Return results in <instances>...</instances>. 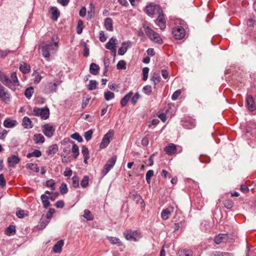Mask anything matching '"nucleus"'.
<instances>
[{"mask_svg": "<svg viewBox=\"0 0 256 256\" xmlns=\"http://www.w3.org/2000/svg\"><path fill=\"white\" fill-rule=\"evenodd\" d=\"M0 81L3 84L12 90H15V86L20 85L16 72H12L10 78L4 73L0 70Z\"/></svg>", "mask_w": 256, "mask_h": 256, "instance_id": "1", "label": "nucleus"}, {"mask_svg": "<svg viewBox=\"0 0 256 256\" xmlns=\"http://www.w3.org/2000/svg\"><path fill=\"white\" fill-rule=\"evenodd\" d=\"M60 82L58 80H54V82H47L43 83L42 86V92L46 94H50L56 92L58 90V86Z\"/></svg>", "mask_w": 256, "mask_h": 256, "instance_id": "2", "label": "nucleus"}, {"mask_svg": "<svg viewBox=\"0 0 256 256\" xmlns=\"http://www.w3.org/2000/svg\"><path fill=\"white\" fill-rule=\"evenodd\" d=\"M144 28L146 34L152 41L158 44H162L163 43V40L158 33L154 32L148 26H144Z\"/></svg>", "mask_w": 256, "mask_h": 256, "instance_id": "3", "label": "nucleus"}, {"mask_svg": "<svg viewBox=\"0 0 256 256\" xmlns=\"http://www.w3.org/2000/svg\"><path fill=\"white\" fill-rule=\"evenodd\" d=\"M124 235L126 240L133 242H138L142 237L140 232L131 230L124 231Z\"/></svg>", "mask_w": 256, "mask_h": 256, "instance_id": "4", "label": "nucleus"}, {"mask_svg": "<svg viewBox=\"0 0 256 256\" xmlns=\"http://www.w3.org/2000/svg\"><path fill=\"white\" fill-rule=\"evenodd\" d=\"M33 112L34 116H40L43 120L48 119L50 116V110L47 107L42 108L36 107L34 108Z\"/></svg>", "mask_w": 256, "mask_h": 256, "instance_id": "5", "label": "nucleus"}, {"mask_svg": "<svg viewBox=\"0 0 256 256\" xmlns=\"http://www.w3.org/2000/svg\"><path fill=\"white\" fill-rule=\"evenodd\" d=\"M172 34L176 39L180 40L184 38L186 30L182 26H177L173 28Z\"/></svg>", "mask_w": 256, "mask_h": 256, "instance_id": "6", "label": "nucleus"}, {"mask_svg": "<svg viewBox=\"0 0 256 256\" xmlns=\"http://www.w3.org/2000/svg\"><path fill=\"white\" fill-rule=\"evenodd\" d=\"M162 8L159 5H153L150 4L146 6L145 8L146 13L150 16H152L154 14H156L158 12H161Z\"/></svg>", "mask_w": 256, "mask_h": 256, "instance_id": "7", "label": "nucleus"}, {"mask_svg": "<svg viewBox=\"0 0 256 256\" xmlns=\"http://www.w3.org/2000/svg\"><path fill=\"white\" fill-rule=\"evenodd\" d=\"M10 99L11 95L10 92L0 84V100L6 104H9Z\"/></svg>", "mask_w": 256, "mask_h": 256, "instance_id": "8", "label": "nucleus"}, {"mask_svg": "<svg viewBox=\"0 0 256 256\" xmlns=\"http://www.w3.org/2000/svg\"><path fill=\"white\" fill-rule=\"evenodd\" d=\"M116 156H113L110 160H108L106 164H105L102 171V172L104 176L106 175L114 167L116 162Z\"/></svg>", "mask_w": 256, "mask_h": 256, "instance_id": "9", "label": "nucleus"}, {"mask_svg": "<svg viewBox=\"0 0 256 256\" xmlns=\"http://www.w3.org/2000/svg\"><path fill=\"white\" fill-rule=\"evenodd\" d=\"M114 132L112 130H110L104 136L102 141L100 144V148H106L110 142V139L114 136Z\"/></svg>", "mask_w": 256, "mask_h": 256, "instance_id": "10", "label": "nucleus"}, {"mask_svg": "<svg viewBox=\"0 0 256 256\" xmlns=\"http://www.w3.org/2000/svg\"><path fill=\"white\" fill-rule=\"evenodd\" d=\"M42 131L46 137L50 138L53 136L55 128L52 125L47 124L42 126Z\"/></svg>", "mask_w": 256, "mask_h": 256, "instance_id": "11", "label": "nucleus"}, {"mask_svg": "<svg viewBox=\"0 0 256 256\" xmlns=\"http://www.w3.org/2000/svg\"><path fill=\"white\" fill-rule=\"evenodd\" d=\"M182 126L187 129H192L196 126V120L192 118H186L181 122Z\"/></svg>", "mask_w": 256, "mask_h": 256, "instance_id": "12", "label": "nucleus"}, {"mask_svg": "<svg viewBox=\"0 0 256 256\" xmlns=\"http://www.w3.org/2000/svg\"><path fill=\"white\" fill-rule=\"evenodd\" d=\"M118 44V40L114 37L111 38L109 41L106 44V48L108 50H110L114 54H116V46Z\"/></svg>", "mask_w": 256, "mask_h": 256, "instance_id": "13", "label": "nucleus"}, {"mask_svg": "<svg viewBox=\"0 0 256 256\" xmlns=\"http://www.w3.org/2000/svg\"><path fill=\"white\" fill-rule=\"evenodd\" d=\"M54 212L55 210L54 208H50L48 210L46 215V220L44 221L42 218L40 220V226L41 228H44L48 225Z\"/></svg>", "mask_w": 256, "mask_h": 256, "instance_id": "14", "label": "nucleus"}, {"mask_svg": "<svg viewBox=\"0 0 256 256\" xmlns=\"http://www.w3.org/2000/svg\"><path fill=\"white\" fill-rule=\"evenodd\" d=\"M156 14H158V16L156 20V23L158 26L160 30H164L165 29L166 25L163 11L162 10L161 12H158Z\"/></svg>", "mask_w": 256, "mask_h": 256, "instance_id": "15", "label": "nucleus"}, {"mask_svg": "<svg viewBox=\"0 0 256 256\" xmlns=\"http://www.w3.org/2000/svg\"><path fill=\"white\" fill-rule=\"evenodd\" d=\"M132 46V42L130 40L124 42L120 46L118 50V54L120 56L124 55L127 52L128 48Z\"/></svg>", "mask_w": 256, "mask_h": 256, "instance_id": "16", "label": "nucleus"}, {"mask_svg": "<svg viewBox=\"0 0 256 256\" xmlns=\"http://www.w3.org/2000/svg\"><path fill=\"white\" fill-rule=\"evenodd\" d=\"M174 211V206H170L168 208L164 209L161 212V217L163 220H168Z\"/></svg>", "mask_w": 256, "mask_h": 256, "instance_id": "17", "label": "nucleus"}, {"mask_svg": "<svg viewBox=\"0 0 256 256\" xmlns=\"http://www.w3.org/2000/svg\"><path fill=\"white\" fill-rule=\"evenodd\" d=\"M20 160V158L18 156L12 155L8 158V166L11 168H14L18 164Z\"/></svg>", "mask_w": 256, "mask_h": 256, "instance_id": "18", "label": "nucleus"}, {"mask_svg": "<svg viewBox=\"0 0 256 256\" xmlns=\"http://www.w3.org/2000/svg\"><path fill=\"white\" fill-rule=\"evenodd\" d=\"M246 104L248 110L254 112L256 110V104L252 95H248L246 98Z\"/></svg>", "mask_w": 256, "mask_h": 256, "instance_id": "19", "label": "nucleus"}, {"mask_svg": "<svg viewBox=\"0 0 256 256\" xmlns=\"http://www.w3.org/2000/svg\"><path fill=\"white\" fill-rule=\"evenodd\" d=\"M228 240V236L227 234H220L214 237V242L216 244H218L222 242H226Z\"/></svg>", "mask_w": 256, "mask_h": 256, "instance_id": "20", "label": "nucleus"}, {"mask_svg": "<svg viewBox=\"0 0 256 256\" xmlns=\"http://www.w3.org/2000/svg\"><path fill=\"white\" fill-rule=\"evenodd\" d=\"M164 150L167 154L172 155L176 152V146L172 143L170 144L164 148Z\"/></svg>", "mask_w": 256, "mask_h": 256, "instance_id": "21", "label": "nucleus"}, {"mask_svg": "<svg viewBox=\"0 0 256 256\" xmlns=\"http://www.w3.org/2000/svg\"><path fill=\"white\" fill-rule=\"evenodd\" d=\"M18 124V122L15 120L10 118H6L4 122V126L6 128H12L14 127Z\"/></svg>", "mask_w": 256, "mask_h": 256, "instance_id": "22", "label": "nucleus"}, {"mask_svg": "<svg viewBox=\"0 0 256 256\" xmlns=\"http://www.w3.org/2000/svg\"><path fill=\"white\" fill-rule=\"evenodd\" d=\"M68 144L72 145V152L73 153V157L76 158L79 155V149L78 146L74 143V142L68 140Z\"/></svg>", "mask_w": 256, "mask_h": 256, "instance_id": "23", "label": "nucleus"}, {"mask_svg": "<svg viewBox=\"0 0 256 256\" xmlns=\"http://www.w3.org/2000/svg\"><path fill=\"white\" fill-rule=\"evenodd\" d=\"M133 95L132 92L130 91L128 94H126L121 100L120 104L122 107H124L126 106L128 102L130 101L132 96Z\"/></svg>", "mask_w": 256, "mask_h": 256, "instance_id": "24", "label": "nucleus"}, {"mask_svg": "<svg viewBox=\"0 0 256 256\" xmlns=\"http://www.w3.org/2000/svg\"><path fill=\"white\" fill-rule=\"evenodd\" d=\"M64 244V241L62 240H58L54 246L53 251L55 253L60 254L62 250V247Z\"/></svg>", "mask_w": 256, "mask_h": 256, "instance_id": "25", "label": "nucleus"}, {"mask_svg": "<svg viewBox=\"0 0 256 256\" xmlns=\"http://www.w3.org/2000/svg\"><path fill=\"white\" fill-rule=\"evenodd\" d=\"M104 26L106 30L112 32L114 30L112 20L110 18H107L104 22Z\"/></svg>", "mask_w": 256, "mask_h": 256, "instance_id": "26", "label": "nucleus"}, {"mask_svg": "<svg viewBox=\"0 0 256 256\" xmlns=\"http://www.w3.org/2000/svg\"><path fill=\"white\" fill-rule=\"evenodd\" d=\"M52 42H50L48 44H45L44 46L47 47L50 50H56L58 48V41L54 42V38H52Z\"/></svg>", "mask_w": 256, "mask_h": 256, "instance_id": "27", "label": "nucleus"}, {"mask_svg": "<svg viewBox=\"0 0 256 256\" xmlns=\"http://www.w3.org/2000/svg\"><path fill=\"white\" fill-rule=\"evenodd\" d=\"M50 11L52 14V20L54 21H56L60 16V13L58 8L56 7H52Z\"/></svg>", "mask_w": 256, "mask_h": 256, "instance_id": "28", "label": "nucleus"}, {"mask_svg": "<svg viewBox=\"0 0 256 256\" xmlns=\"http://www.w3.org/2000/svg\"><path fill=\"white\" fill-rule=\"evenodd\" d=\"M22 125L25 128H31L33 126L32 122L30 118L27 116L24 117L22 119Z\"/></svg>", "mask_w": 256, "mask_h": 256, "instance_id": "29", "label": "nucleus"}, {"mask_svg": "<svg viewBox=\"0 0 256 256\" xmlns=\"http://www.w3.org/2000/svg\"><path fill=\"white\" fill-rule=\"evenodd\" d=\"M34 141L36 144H43L44 142L45 138L41 134H36L34 136Z\"/></svg>", "mask_w": 256, "mask_h": 256, "instance_id": "30", "label": "nucleus"}, {"mask_svg": "<svg viewBox=\"0 0 256 256\" xmlns=\"http://www.w3.org/2000/svg\"><path fill=\"white\" fill-rule=\"evenodd\" d=\"M82 153L84 158V162L85 164H87L88 160L90 158L89 151L88 148L84 146H82Z\"/></svg>", "mask_w": 256, "mask_h": 256, "instance_id": "31", "label": "nucleus"}, {"mask_svg": "<svg viewBox=\"0 0 256 256\" xmlns=\"http://www.w3.org/2000/svg\"><path fill=\"white\" fill-rule=\"evenodd\" d=\"M100 66L95 63H92L90 66V72L94 75H96L98 73Z\"/></svg>", "mask_w": 256, "mask_h": 256, "instance_id": "32", "label": "nucleus"}, {"mask_svg": "<svg viewBox=\"0 0 256 256\" xmlns=\"http://www.w3.org/2000/svg\"><path fill=\"white\" fill-rule=\"evenodd\" d=\"M212 256H234V254L230 252L214 251L212 252Z\"/></svg>", "mask_w": 256, "mask_h": 256, "instance_id": "33", "label": "nucleus"}, {"mask_svg": "<svg viewBox=\"0 0 256 256\" xmlns=\"http://www.w3.org/2000/svg\"><path fill=\"white\" fill-rule=\"evenodd\" d=\"M40 198L44 208H47L50 205V203L48 200L49 198L44 194H42Z\"/></svg>", "mask_w": 256, "mask_h": 256, "instance_id": "34", "label": "nucleus"}, {"mask_svg": "<svg viewBox=\"0 0 256 256\" xmlns=\"http://www.w3.org/2000/svg\"><path fill=\"white\" fill-rule=\"evenodd\" d=\"M107 238L108 240L112 244H118V246H122V244H123L122 242L118 238L114 237V236H108Z\"/></svg>", "mask_w": 256, "mask_h": 256, "instance_id": "35", "label": "nucleus"}, {"mask_svg": "<svg viewBox=\"0 0 256 256\" xmlns=\"http://www.w3.org/2000/svg\"><path fill=\"white\" fill-rule=\"evenodd\" d=\"M16 226L14 225H10L8 228H6L5 231V234L8 236L14 235L16 233Z\"/></svg>", "mask_w": 256, "mask_h": 256, "instance_id": "36", "label": "nucleus"}, {"mask_svg": "<svg viewBox=\"0 0 256 256\" xmlns=\"http://www.w3.org/2000/svg\"><path fill=\"white\" fill-rule=\"evenodd\" d=\"M160 80L161 78L159 74L156 72H154L151 78V80L153 82L154 84L156 85L160 82Z\"/></svg>", "mask_w": 256, "mask_h": 256, "instance_id": "37", "label": "nucleus"}, {"mask_svg": "<svg viewBox=\"0 0 256 256\" xmlns=\"http://www.w3.org/2000/svg\"><path fill=\"white\" fill-rule=\"evenodd\" d=\"M20 70L24 74L29 72L30 70V66L28 64L24 63L20 66Z\"/></svg>", "mask_w": 256, "mask_h": 256, "instance_id": "38", "label": "nucleus"}, {"mask_svg": "<svg viewBox=\"0 0 256 256\" xmlns=\"http://www.w3.org/2000/svg\"><path fill=\"white\" fill-rule=\"evenodd\" d=\"M58 151V146L57 144H54L50 146L49 147L48 150L47 152L48 155L54 154Z\"/></svg>", "mask_w": 256, "mask_h": 256, "instance_id": "39", "label": "nucleus"}, {"mask_svg": "<svg viewBox=\"0 0 256 256\" xmlns=\"http://www.w3.org/2000/svg\"><path fill=\"white\" fill-rule=\"evenodd\" d=\"M42 156V152L38 150H34L32 152L28 153L26 155L28 158H30L32 156L39 158Z\"/></svg>", "mask_w": 256, "mask_h": 256, "instance_id": "40", "label": "nucleus"}, {"mask_svg": "<svg viewBox=\"0 0 256 256\" xmlns=\"http://www.w3.org/2000/svg\"><path fill=\"white\" fill-rule=\"evenodd\" d=\"M98 84V82L95 80H90L89 82V84L88 85V88L90 90H93L96 88Z\"/></svg>", "mask_w": 256, "mask_h": 256, "instance_id": "41", "label": "nucleus"}, {"mask_svg": "<svg viewBox=\"0 0 256 256\" xmlns=\"http://www.w3.org/2000/svg\"><path fill=\"white\" fill-rule=\"evenodd\" d=\"M26 166L28 168L30 169L34 172H38L40 170V168L38 164H36L29 163L26 164Z\"/></svg>", "mask_w": 256, "mask_h": 256, "instance_id": "42", "label": "nucleus"}, {"mask_svg": "<svg viewBox=\"0 0 256 256\" xmlns=\"http://www.w3.org/2000/svg\"><path fill=\"white\" fill-rule=\"evenodd\" d=\"M34 89L32 86L28 87L27 88L24 92V96L28 99L30 98L32 94H34Z\"/></svg>", "mask_w": 256, "mask_h": 256, "instance_id": "43", "label": "nucleus"}, {"mask_svg": "<svg viewBox=\"0 0 256 256\" xmlns=\"http://www.w3.org/2000/svg\"><path fill=\"white\" fill-rule=\"evenodd\" d=\"M83 217L87 220H94V216L91 212L88 210H85Z\"/></svg>", "mask_w": 256, "mask_h": 256, "instance_id": "44", "label": "nucleus"}, {"mask_svg": "<svg viewBox=\"0 0 256 256\" xmlns=\"http://www.w3.org/2000/svg\"><path fill=\"white\" fill-rule=\"evenodd\" d=\"M104 97L106 100H110L114 98V94L113 92L108 90L104 93Z\"/></svg>", "mask_w": 256, "mask_h": 256, "instance_id": "45", "label": "nucleus"}, {"mask_svg": "<svg viewBox=\"0 0 256 256\" xmlns=\"http://www.w3.org/2000/svg\"><path fill=\"white\" fill-rule=\"evenodd\" d=\"M55 184L54 180L52 179H50L46 182L45 186L47 187H50L52 190H54Z\"/></svg>", "mask_w": 256, "mask_h": 256, "instance_id": "46", "label": "nucleus"}, {"mask_svg": "<svg viewBox=\"0 0 256 256\" xmlns=\"http://www.w3.org/2000/svg\"><path fill=\"white\" fill-rule=\"evenodd\" d=\"M88 176H84L80 182V186H82V187L83 188H86L88 184Z\"/></svg>", "mask_w": 256, "mask_h": 256, "instance_id": "47", "label": "nucleus"}, {"mask_svg": "<svg viewBox=\"0 0 256 256\" xmlns=\"http://www.w3.org/2000/svg\"><path fill=\"white\" fill-rule=\"evenodd\" d=\"M234 202L232 200H227L224 202V205L228 210L230 209L234 206Z\"/></svg>", "mask_w": 256, "mask_h": 256, "instance_id": "48", "label": "nucleus"}, {"mask_svg": "<svg viewBox=\"0 0 256 256\" xmlns=\"http://www.w3.org/2000/svg\"><path fill=\"white\" fill-rule=\"evenodd\" d=\"M154 172L152 170H148L146 175V181L148 184H150V179L152 177L154 176Z\"/></svg>", "mask_w": 256, "mask_h": 256, "instance_id": "49", "label": "nucleus"}, {"mask_svg": "<svg viewBox=\"0 0 256 256\" xmlns=\"http://www.w3.org/2000/svg\"><path fill=\"white\" fill-rule=\"evenodd\" d=\"M50 50L44 46H42V56L44 58H49L50 57V53H49Z\"/></svg>", "mask_w": 256, "mask_h": 256, "instance_id": "50", "label": "nucleus"}, {"mask_svg": "<svg viewBox=\"0 0 256 256\" xmlns=\"http://www.w3.org/2000/svg\"><path fill=\"white\" fill-rule=\"evenodd\" d=\"M72 186L75 188H76L79 186V178L76 176H74L72 178Z\"/></svg>", "mask_w": 256, "mask_h": 256, "instance_id": "51", "label": "nucleus"}, {"mask_svg": "<svg viewBox=\"0 0 256 256\" xmlns=\"http://www.w3.org/2000/svg\"><path fill=\"white\" fill-rule=\"evenodd\" d=\"M83 22L82 20H79L78 22L76 27V32L78 34H81L82 32Z\"/></svg>", "mask_w": 256, "mask_h": 256, "instance_id": "52", "label": "nucleus"}, {"mask_svg": "<svg viewBox=\"0 0 256 256\" xmlns=\"http://www.w3.org/2000/svg\"><path fill=\"white\" fill-rule=\"evenodd\" d=\"M16 50H0V57L4 58L10 52L14 53Z\"/></svg>", "mask_w": 256, "mask_h": 256, "instance_id": "53", "label": "nucleus"}, {"mask_svg": "<svg viewBox=\"0 0 256 256\" xmlns=\"http://www.w3.org/2000/svg\"><path fill=\"white\" fill-rule=\"evenodd\" d=\"M149 70H150L148 67H144L142 69V74H143L142 80L144 81H146L148 80Z\"/></svg>", "mask_w": 256, "mask_h": 256, "instance_id": "54", "label": "nucleus"}, {"mask_svg": "<svg viewBox=\"0 0 256 256\" xmlns=\"http://www.w3.org/2000/svg\"><path fill=\"white\" fill-rule=\"evenodd\" d=\"M60 190L62 194H66L68 192V188L64 182H62L60 186Z\"/></svg>", "mask_w": 256, "mask_h": 256, "instance_id": "55", "label": "nucleus"}, {"mask_svg": "<svg viewBox=\"0 0 256 256\" xmlns=\"http://www.w3.org/2000/svg\"><path fill=\"white\" fill-rule=\"evenodd\" d=\"M126 62L124 60H120L116 65L117 69L118 70H125L126 68Z\"/></svg>", "mask_w": 256, "mask_h": 256, "instance_id": "56", "label": "nucleus"}, {"mask_svg": "<svg viewBox=\"0 0 256 256\" xmlns=\"http://www.w3.org/2000/svg\"><path fill=\"white\" fill-rule=\"evenodd\" d=\"M36 74L35 78L34 81V84H38L40 82L42 79V76L37 72H34L33 75Z\"/></svg>", "mask_w": 256, "mask_h": 256, "instance_id": "57", "label": "nucleus"}, {"mask_svg": "<svg viewBox=\"0 0 256 256\" xmlns=\"http://www.w3.org/2000/svg\"><path fill=\"white\" fill-rule=\"evenodd\" d=\"M142 90L146 94L150 95L152 92V88L150 85H146L143 87Z\"/></svg>", "mask_w": 256, "mask_h": 256, "instance_id": "58", "label": "nucleus"}, {"mask_svg": "<svg viewBox=\"0 0 256 256\" xmlns=\"http://www.w3.org/2000/svg\"><path fill=\"white\" fill-rule=\"evenodd\" d=\"M71 138L74 140H76L79 142H82V138L78 132H74V134H72Z\"/></svg>", "mask_w": 256, "mask_h": 256, "instance_id": "59", "label": "nucleus"}, {"mask_svg": "<svg viewBox=\"0 0 256 256\" xmlns=\"http://www.w3.org/2000/svg\"><path fill=\"white\" fill-rule=\"evenodd\" d=\"M93 131L92 130H90L84 133V137L86 140H90L92 137Z\"/></svg>", "mask_w": 256, "mask_h": 256, "instance_id": "60", "label": "nucleus"}, {"mask_svg": "<svg viewBox=\"0 0 256 256\" xmlns=\"http://www.w3.org/2000/svg\"><path fill=\"white\" fill-rule=\"evenodd\" d=\"M139 98H140V94L138 92L136 93L132 97V96L131 102H132V104H133V105H135L136 104Z\"/></svg>", "mask_w": 256, "mask_h": 256, "instance_id": "61", "label": "nucleus"}, {"mask_svg": "<svg viewBox=\"0 0 256 256\" xmlns=\"http://www.w3.org/2000/svg\"><path fill=\"white\" fill-rule=\"evenodd\" d=\"M181 94V90H178L176 91H175L172 96V100H176L178 98L180 95Z\"/></svg>", "mask_w": 256, "mask_h": 256, "instance_id": "62", "label": "nucleus"}, {"mask_svg": "<svg viewBox=\"0 0 256 256\" xmlns=\"http://www.w3.org/2000/svg\"><path fill=\"white\" fill-rule=\"evenodd\" d=\"M72 170L68 167H66L64 172V174L65 176H72Z\"/></svg>", "mask_w": 256, "mask_h": 256, "instance_id": "63", "label": "nucleus"}, {"mask_svg": "<svg viewBox=\"0 0 256 256\" xmlns=\"http://www.w3.org/2000/svg\"><path fill=\"white\" fill-rule=\"evenodd\" d=\"M99 38L100 40L102 42H104L106 40V36L104 32L100 31V32Z\"/></svg>", "mask_w": 256, "mask_h": 256, "instance_id": "64", "label": "nucleus"}]
</instances>
